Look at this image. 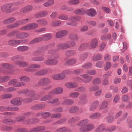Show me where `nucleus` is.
<instances>
[{
  "instance_id": "1",
  "label": "nucleus",
  "mask_w": 132,
  "mask_h": 132,
  "mask_svg": "<svg viewBox=\"0 0 132 132\" xmlns=\"http://www.w3.org/2000/svg\"><path fill=\"white\" fill-rule=\"evenodd\" d=\"M22 93H27L30 94V97L33 100H36L39 99L40 96L39 95L35 94V92L33 91H29L27 89H26L22 91Z\"/></svg>"
},
{
  "instance_id": "2",
  "label": "nucleus",
  "mask_w": 132,
  "mask_h": 132,
  "mask_svg": "<svg viewBox=\"0 0 132 132\" xmlns=\"http://www.w3.org/2000/svg\"><path fill=\"white\" fill-rule=\"evenodd\" d=\"M70 19L69 20V21H70V22H67L66 23L67 24L74 26L76 25L73 23V22L79 21L81 20V18L79 16H74L71 17Z\"/></svg>"
},
{
  "instance_id": "3",
  "label": "nucleus",
  "mask_w": 132,
  "mask_h": 132,
  "mask_svg": "<svg viewBox=\"0 0 132 132\" xmlns=\"http://www.w3.org/2000/svg\"><path fill=\"white\" fill-rule=\"evenodd\" d=\"M13 4L11 3H6L1 7V11L4 12H10V9L12 7Z\"/></svg>"
},
{
  "instance_id": "4",
  "label": "nucleus",
  "mask_w": 132,
  "mask_h": 132,
  "mask_svg": "<svg viewBox=\"0 0 132 132\" xmlns=\"http://www.w3.org/2000/svg\"><path fill=\"white\" fill-rule=\"evenodd\" d=\"M50 82V79L47 78H44L40 79L38 82V85L39 86L46 85Z\"/></svg>"
},
{
  "instance_id": "5",
  "label": "nucleus",
  "mask_w": 132,
  "mask_h": 132,
  "mask_svg": "<svg viewBox=\"0 0 132 132\" xmlns=\"http://www.w3.org/2000/svg\"><path fill=\"white\" fill-rule=\"evenodd\" d=\"M80 100L78 103V104H86L88 100L86 98V95L85 94L81 95L79 97Z\"/></svg>"
},
{
  "instance_id": "6",
  "label": "nucleus",
  "mask_w": 132,
  "mask_h": 132,
  "mask_svg": "<svg viewBox=\"0 0 132 132\" xmlns=\"http://www.w3.org/2000/svg\"><path fill=\"white\" fill-rule=\"evenodd\" d=\"M47 12L45 10L36 13L34 15L36 18H40L44 17L47 15Z\"/></svg>"
},
{
  "instance_id": "7",
  "label": "nucleus",
  "mask_w": 132,
  "mask_h": 132,
  "mask_svg": "<svg viewBox=\"0 0 132 132\" xmlns=\"http://www.w3.org/2000/svg\"><path fill=\"white\" fill-rule=\"evenodd\" d=\"M94 126L93 124H88L85 127H83L80 129V130L83 132H86L90 130L93 129Z\"/></svg>"
},
{
  "instance_id": "8",
  "label": "nucleus",
  "mask_w": 132,
  "mask_h": 132,
  "mask_svg": "<svg viewBox=\"0 0 132 132\" xmlns=\"http://www.w3.org/2000/svg\"><path fill=\"white\" fill-rule=\"evenodd\" d=\"M99 104V102L97 100L93 102L90 105L89 110L91 111H94L98 107Z\"/></svg>"
},
{
  "instance_id": "9",
  "label": "nucleus",
  "mask_w": 132,
  "mask_h": 132,
  "mask_svg": "<svg viewBox=\"0 0 132 132\" xmlns=\"http://www.w3.org/2000/svg\"><path fill=\"white\" fill-rule=\"evenodd\" d=\"M80 76L82 77L84 79V82L87 83L91 81L93 79L92 76H89L87 74L81 75Z\"/></svg>"
},
{
  "instance_id": "10",
  "label": "nucleus",
  "mask_w": 132,
  "mask_h": 132,
  "mask_svg": "<svg viewBox=\"0 0 132 132\" xmlns=\"http://www.w3.org/2000/svg\"><path fill=\"white\" fill-rule=\"evenodd\" d=\"M32 7L31 5H28L22 8L20 10L22 12L26 13L29 12L32 10Z\"/></svg>"
},
{
  "instance_id": "11",
  "label": "nucleus",
  "mask_w": 132,
  "mask_h": 132,
  "mask_svg": "<svg viewBox=\"0 0 132 132\" xmlns=\"http://www.w3.org/2000/svg\"><path fill=\"white\" fill-rule=\"evenodd\" d=\"M63 91V90L62 88L57 87L50 92L49 94H58L62 93Z\"/></svg>"
},
{
  "instance_id": "12",
  "label": "nucleus",
  "mask_w": 132,
  "mask_h": 132,
  "mask_svg": "<svg viewBox=\"0 0 132 132\" xmlns=\"http://www.w3.org/2000/svg\"><path fill=\"white\" fill-rule=\"evenodd\" d=\"M40 67V65L38 64H31L27 68L25 69V71H33L34 69L32 68H37Z\"/></svg>"
},
{
  "instance_id": "13",
  "label": "nucleus",
  "mask_w": 132,
  "mask_h": 132,
  "mask_svg": "<svg viewBox=\"0 0 132 132\" xmlns=\"http://www.w3.org/2000/svg\"><path fill=\"white\" fill-rule=\"evenodd\" d=\"M108 105V102L106 100L104 101L101 103L98 107V109L100 110H103L107 107Z\"/></svg>"
},
{
  "instance_id": "14",
  "label": "nucleus",
  "mask_w": 132,
  "mask_h": 132,
  "mask_svg": "<svg viewBox=\"0 0 132 132\" xmlns=\"http://www.w3.org/2000/svg\"><path fill=\"white\" fill-rule=\"evenodd\" d=\"M74 13L76 14L84 15L86 14V10L85 9L81 8L77 9L74 12Z\"/></svg>"
},
{
  "instance_id": "15",
  "label": "nucleus",
  "mask_w": 132,
  "mask_h": 132,
  "mask_svg": "<svg viewBox=\"0 0 132 132\" xmlns=\"http://www.w3.org/2000/svg\"><path fill=\"white\" fill-rule=\"evenodd\" d=\"M86 14L88 16L92 17L95 16L96 14L95 10L93 8H90L86 10Z\"/></svg>"
},
{
  "instance_id": "16",
  "label": "nucleus",
  "mask_w": 132,
  "mask_h": 132,
  "mask_svg": "<svg viewBox=\"0 0 132 132\" xmlns=\"http://www.w3.org/2000/svg\"><path fill=\"white\" fill-rule=\"evenodd\" d=\"M29 35L27 33L21 32L17 34L16 37L17 39H24L27 38Z\"/></svg>"
},
{
  "instance_id": "17",
  "label": "nucleus",
  "mask_w": 132,
  "mask_h": 132,
  "mask_svg": "<svg viewBox=\"0 0 132 132\" xmlns=\"http://www.w3.org/2000/svg\"><path fill=\"white\" fill-rule=\"evenodd\" d=\"M101 116V113L99 112H95L93 113L89 116V118L94 119H98L100 118Z\"/></svg>"
},
{
  "instance_id": "18",
  "label": "nucleus",
  "mask_w": 132,
  "mask_h": 132,
  "mask_svg": "<svg viewBox=\"0 0 132 132\" xmlns=\"http://www.w3.org/2000/svg\"><path fill=\"white\" fill-rule=\"evenodd\" d=\"M36 21L39 24L43 26H46L48 24L47 20L44 18L38 19Z\"/></svg>"
},
{
  "instance_id": "19",
  "label": "nucleus",
  "mask_w": 132,
  "mask_h": 132,
  "mask_svg": "<svg viewBox=\"0 0 132 132\" xmlns=\"http://www.w3.org/2000/svg\"><path fill=\"white\" fill-rule=\"evenodd\" d=\"M74 102V100L71 99H68L65 100L61 104L62 105H71L73 104Z\"/></svg>"
},
{
  "instance_id": "20",
  "label": "nucleus",
  "mask_w": 132,
  "mask_h": 132,
  "mask_svg": "<svg viewBox=\"0 0 132 132\" xmlns=\"http://www.w3.org/2000/svg\"><path fill=\"white\" fill-rule=\"evenodd\" d=\"M98 43L97 40L96 39H92L90 44V48L93 49L95 48L98 45Z\"/></svg>"
},
{
  "instance_id": "21",
  "label": "nucleus",
  "mask_w": 132,
  "mask_h": 132,
  "mask_svg": "<svg viewBox=\"0 0 132 132\" xmlns=\"http://www.w3.org/2000/svg\"><path fill=\"white\" fill-rule=\"evenodd\" d=\"M45 127L44 126L38 127L36 128H33L29 131V132H38L44 130Z\"/></svg>"
},
{
  "instance_id": "22",
  "label": "nucleus",
  "mask_w": 132,
  "mask_h": 132,
  "mask_svg": "<svg viewBox=\"0 0 132 132\" xmlns=\"http://www.w3.org/2000/svg\"><path fill=\"white\" fill-rule=\"evenodd\" d=\"M65 85L69 88H74L77 87L78 86V84L75 82H69L66 84Z\"/></svg>"
},
{
  "instance_id": "23",
  "label": "nucleus",
  "mask_w": 132,
  "mask_h": 132,
  "mask_svg": "<svg viewBox=\"0 0 132 132\" xmlns=\"http://www.w3.org/2000/svg\"><path fill=\"white\" fill-rule=\"evenodd\" d=\"M76 54V51L73 50H70L66 51L65 54L67 56H73Z\"/></svg>"
},
{
  "instance_id": "24",
  "label": "nucleus",
  "mask_w": 132,
  "mask_h": 132,
  "mask_svg": "<svg viewBox=\"0 0 132 132\" xmlns=\"http://www.w3.org/2000/svg\"><path fill=\"white\" fill-rule=\"evenodd\" d=\"M23 101V100L20 98H17L12 99L11 102L12 104L14 105L20 104L21 102Z\"/></svg>"
},
{
  "instance_id": "25",
  "label": "nucleus",
  "mask_w": 132,
  "mask_h": 132,
  "mask_svg": "<svg viewBox=\"0 0 132 132\" xmlns=\"http://www.w3.org/2000/svg\"><path fill=\"white\" fill-rule=\"evenodd\" d=\"M57 61L56 60L48 59L45 62V63L49 65H54L57 64Z\"/></svg>"
},
{
  "instance_id": "26",
  "label": "nucleus",
  "mask_w": 132,
  "mask_h": 132,
  "mask_svg": "<svg viewBox=\"0 0 132 132\" xmlns=\"http://www.w3.org/2000/svg\"><path fill=\"white\" fill-rule=\"evenodd\" d=\"M2 68L3 69H10L13 68V66L12 65L8 63H3L1 65Z\"/></svg>"
},
{
  "instance_id": "27",
  "label": "nucleus",
  "mask_w": 132,
  "mask_h": 132,
  "mask_svg": "<svg viewBox=\"0 0 132 132\" xmlns=\"http://www.w3.org/2000/svg\"><path fill=\"white\" fill-rule=\"evenodd\" d=\"M17 50L20 52L27 51L29 49V47L27 46H22L18 47L17 48Z\"/></svg>"
},
{
  "instance_id": "28",
  "label": "nucleus",
  "mask_w": 132,
  "mask_h": 132,
  "mask_svg": "<svg viewBox=\"0 0 132 132\" xmlns=\"http://www.w3.org/2000/svg\"><path fill=\"white\" fill-rule=\"evenodd\" d=\"M89 122V120L88 119H85L80 121L77 123V125L78 126H82L85 125Z\"/></svg>"
},
{
  "instance_id": "29",
  "label": "nucleus",
  "mask_w": 132,
  "mask_h": 132,
  "mask_svg": "<svg viewBox=\"0 0 132 132\" xmlns=\"http://www.w3.org/2000/svg\"><path fill=\"white\" fill-rule=\"evenodd\" d=\"M48 71L46 70H42L35 72L34 75L37 76H42L44 75Z\"/></svg>"
},
{
  "instance_id": "30",
  "label": "nucleus",
  "mask_w": 132,
  "mask_h": 132,
  "mask_svg": "<svg viewBox=\"0 0 132 132\" xmlns=\"http://www.w3.org/2000/svg\"><path fill=\"white\" fill-rule=\"evenodd\" d=\"M80 119V117L79 116H76L69 119L68 122L69 123L79 121Z\"/></svg>"
},
{
  "instance_id": "31",
  "label": "nucleus",
  "mask_w": 132,
  "mask_h": 132,
  "mask_svg": "<svg viewBox=\"0 0 132 132\" xmlns=\"http://www.w3.org/2000/svg\"><path fill=\"white\" fill-rule=\"evenodd\" d=\"M16 64L19 66L25 67L27 66L28 63L24 61H19L18 62H16Z\"/></svg>"
},
{
  "instance_id": "32",
  "label": "nucleus",
  "mask_w": 132,
  "mask_h": 132,
  "mask_svg": "<svg viewBox=\"0 0 132 132\" xmlns=\"http://www.w3.org/2000/svg\"><path fill=\"white\" fill-rule=\"evenodd\" d=\"M79 110V108L77 106H73L71 107L69 109V112L71 113H74L78 111Z\"/></svg>"
},
{
  "instance_id": "33",
  "label": "nucleus",
  "mask_w": 132,
  "mask_h": 132,
  "mask_svg": "<svg viewBox=\"0 0 132 132\" xmlns=\"http://www.w3.org/2000/svg\"><path fill=\"white\" fill-rule=\"evenodd\" d=\"M51 94L49 93V94L46 95L41 98L40 99V101H44L51 99L53 97L52 96Z\"/></svg>"
},
{
  "instance_id": "34",
  "label": "nucleus",
  "mask_w": 132,
  "mask_h": 132,
  "mask_svg": "<svg viewBox=\"0 0 132 132\" xmlns=\"http://www.w3.org/2000/svg\"><path fill=\"white\" fill-rule=\"evenodd\" d=\"M15 20V18L14 17L9 18L4 20L3 22V23L4 24H6L12 23Z\"/></svg>"
},
{
  "instance_id": "35",
  "label": "nucleus",
  "mask_w": 132,
  "mask_h": 132,
  "mask_svg": "<svg viewBox=\"0 0 132 132\" xmlns=\"http://www.w3.org/2000/svg\"><path fill=\"white\" fill-rule=\"evenodd\" d=\"M54 3L53 0H48L45 2L43 4V5L46 7H48L52 5Z\"/></svg>"
},
{
  "instance_id": "36",
  "label": "nucleus",
  "mask_w": 132,
  "mask_h": 132,
  "mask_svg": "<svg viewBox=\"0 0 132 132\" xmlns=\"http://www.w3.org/2000/svg\"><path fill=\"white\" fill-rule=\"evenodd\" d=\"M66 43L68 48L73 47L76 46L75 42L73 41H69L67 42Z\"/></svg>"
},
{
  "instance_id": "37",
  "label": "nucleus",
  "mask_w": 132,
  "mask_h": 132,
  "mask_svg": "<svg viewBox=\"0 0 132 132\" xmlns=\"http://www.w3.org/2000/svg\"><path fill=\"white\" fill-rule=\"evenodd\" d=\"M88 46V44L87 43L82 44L78 48V50L79 51H81L86 49Z\"/></svg>"
},
{
  "instance_id": "38",
  "label": "nucleus",
  "mask_w": 132,
  "mask_h": 132,
  "mask_svg": "<svg viewBox=\"0 0 132 132\" xmlns=\"http://www.w3.org/2000/svg\"><path fill=\"white\" fill-rule=\"evenodd\" d=\"M57 48L58 50L59 49L64 50L68 48L66 43L59 44L57 46Z\"/></svg>"
},
{
  "instance_id": "39",
  "label": "nucleus",
  "mask_w": 132,
  "mask_h": 132,
  "mask_svg": "<svg viewBox=\"0 0 132 132\" xmlns=\"http://www.w3.org/2000/svg\"><path fill=\"white\" fill-rule=\"evenodd\" d=\"M19 79L21 81H24L26 82H29L30 80V78L25 76H21L19 78Z\"/></svg>"
},
{
  "instance_id": "40",
  "label": "nucleus",
  "mask_w": 132,
  "mask_h": 132,
  "mask_svg": "<svg viewBox=\"0 0 132 132\" xmlns=\"http://www.w3.org/2000/svg\"><path fill=\"white\" fill-rule=\"evenodd\" d=\"M52 37V35L51 34L47 33L42 35V37L43 39H44L45 40H47L50 39Z\"/></svg>"
},
{
  "instance_id": "41",
  "label": "nucleus",
  "mask_w": 132,
  "mask_h": 132,
  "mask_svg": "<svg viewBox=\"0 0 132 132\" xmlns=\"http://www.w3.org/2000/svg\"><path fill=\"white\" fill-rule=\"evenodd\" d=\"M20 24L19 21L16 22L15 23L9 25L7 26V28L8 29L13 28L17 27L19 26Z\"/></svg>"
},
{
  "instance_id": "42",
  "label": "nucleus",
  "mask_w": 132,
  "mask_h": 132,
  "mask_svg": "<svg viewBox=\"0 0 132 132\" xmlns=\"http://www.w3.org/2000/svg\"><path fill=\"white\" fill-rule=\"evenodd\" d=\"M17 82V80L16 79H13L9 81L8 84L10 86H13L16 87Z\"/></svg>"
},
{
  "instance_id": "43",
  "label": "nucleus",
  "mask_w": 132,
  "mask_h": 132,
  "mask_svg": "<svg viewBox=\"0 0 132 132\" xmlns=\"http://www.w3.org/2000/svg\"><path fill=\"white\" fill-rule=\"evenodd\" d=\"M3 122L5 124L11 125L14 122V121L11 119H6L3 120Z\"/></svg>"
},
{
  "instance_id": "44",
  "label": "nucleus",
  "mask_w": 132,
  "mask_h": 132,
  "mask_svg": "<svg viewBox=\"0 0 132 132\" xmlns=\"http://www.w3.org/2000/svg\"><path fill=\"white\" fill-rule=\"evenodd\" d=\"M76 60L74 58H72L68 60L66 63L68 65H73L75 64Z\"/></svg>"
},
{
  "instance_id": "45",
  "label": "nucleus",
  "mask_w": 132,
  "mask_h": 132,
  "mask_svg": "<svg viewBox=\"0 0 132 132\" xmlns=\"http://www.w3.org/2000/svg\"><path fill=\"white\" fill-rule=\"evenodd\" d=\"M102 56L100 54H96L93 56L92 59L93 61L99 60L101 59Z\"/></svg>"
},
{
  "instance_id": "46",
  "label": "nucleus",
  "mask_w": 132,
  "mask_h": 132,
  "mask_svg": "<svg viewBox=\"0 0 132 132\" xmlns=\"http://www.w3.org/2000/svg\"><path fill=\"white\" fill-rule=\"evenodd\" d=\"M105 128V126L103 125H101L96 129L95 131V132H101L104 131Z\"/></svg>"
},
{
  "instance_id": "47",
  "label": "nucleus",
  "mask_w": 132,
  "mask_h": 132,
  "mask_svg": "<svg viewBox=\"0 0 132 132\" xmlns=\"http://www.w3.org/2000/svg\"><path fill=\"white\" fill-rule=\"evenodd\" d=\"M61 24V22L59 21H52L51 24V26L56 27L60 26Z\"/></svg>"
},
{
  "instance_id": "48",
  "label": "nucleus",
  "mask_w": 132,
  "mask_h": 132,
  "mask_svg": "<svg viewBox=\"0 0 132 132\" xmlns=\"http://www.w3.org/2000/svg\"><path fill=\"white\" fill-rule=\"evenodd\" d=\"M43 40V38L41 37H39L34 39L32 40L30 42V43L32 44L38 43L41 41Z\"/></svg>"
},
{
  "instance_id": "49",
  "label": "nucleus",
  "mask_w": 132,
  "mask_h": 132,
  "mask_svg": "<svg viewBox=\"0 0 132 132\" xmlns=\"http://www.w3.org/2000/svg\"><path fill=\"white\" fill-rule=\"evenodd\" d=\"M101 82V80L99 78H96L92 81L93 84L95 85H98L100 84Z\"/></svg>"
},
{
  "instance_id": "50",
  "label": "nucleus",
  "mask_w": 132,
  "mask_h": 132,
  "mask_svg": "<svg viewBox=\"0 0 132 132\" xmlns=\"http://www.w3.org/2000/svg\"><path fill=\"white\" fill-rule=\"evenodd\" d=\"M92 64L91 62H88L82 66V68L89 69L92 67Z\"/></svg>"
},
{
  "instance_id": "51",
  "label": "nucleus",
  "mask_w": 132,
  "mask_h": 132,
  "mask_svg": "<svg viewBox=\"0 0 132 132\" xmlns=\"http://www.w3.org/2000/svg\"><path fill=\"white\" fill-rule=\"evenodd\" d=\"M79 95V93L78 92H72L70 94L69 96L71 98H76L78 97Z\"/></svg>"
},
{
  "instance_id": "52",
  "label": "nucleus",
  "mask_w": 132,
  "mask_h": 132,
  "mask_svg": "<svg viewBox=\"0 0 132 132\" xmlns=\"http://www.w3.org/2000/svg\"><path fill=\"white\" fill-rule=\"evenodd\" d=\"M111 37V35L110 34L106 35H103L101 36V38L102 41H105L110 38Z\"/></svg>"
},
{
  "instance_id": "53",
  "label": "nucleus",
  "mask_w": 132,
  "mask_h": 132,
  "mask_svg": "<svg viewBox=\"0 0 132 132\" xmlns=\"http://www.w3.org/2000/svg\"><path fill=\"white\" fill-rule=\"evenodd\" d=\"M69 38L73 40H77L78 39V37L77 35L75 34H71L69 35Z\"/></svg>"
},
{
  "instance_id": "54",
  "label": "nucleus",
  "mask_w": 132,
  "mask_h": 132,
  "mask_svg": "<svg viewBox=\"0 0 132 132\" xmlns=\"http://www.w3.org/2000/svg\"><path fill=\"white\" fill-rule=\"evenodd\" d=\"M12 97V95L10 94H2L1 96V98L2 99L8 98Z\"/></svg>"
},
{
  "instance_id": "55",
  "label": "nucleus",
  "mask_w": 132,
  "mask_h": 132,
  "mask_svg": "<svg viewBox=\"0 0 132 132\" xmlns=\"http://www.w3.org/2000/svg\"><path fill=\"white\" fill-rule=\"evenodd\" d=\"M58 18L59 19L62 20H67L68 19L67 15L64 14H60L59 15Z\"/></svg>"
},
{
  "instance_id": "56",
  "label": "nucleus",
  "mask_w": 132,
  "mask_h": 132,
  "mask_svg": "<svg viewBox=\"0 0 132 132\" xmlns=\"http://www.w3.org/2000/svg\"><path fill=\"white\" fill-rule=\"evenodd\" d=\"M79 3V0H70L68 2V3L71 5L77 4Z\"/></svg>"
},
{
  "instance_id": "57",
  "label": "nucleus",
  "mask_w": 132,
  "mask_h": 132,
  "mask_svg": "<svg viewBox=\"0 0 132 132\" xmlns=\"http://www.w3.org/2000/svg\"><path fill=\"white\" fill-rule=\"evenodd\" d=\"M86 89L83 86H81L75 89V91L79 92H82L86 91Z\"/></svg>"
},
{
  "instance_id": "58",
  "label": "nucleus",
  "mask_w": 132,
  "mask_h": 132,
  "mask_svg": "<svg viewBox=\"0 0 132 132\" xmlns=\"http://www.w3.org/2000/svg\"><path fill=\"white\" fill-rule=\"evenodd\" d=\"M31 29L30 24H28L24 26L20 29V30L22 31H25L26 30Z\"/></svg>"
},
{
  "instance_id": "59",
  "label": "nucleus",
  "mask_w": 132,
  "mask_h": 132,
  "mask_svg": "<svg viewBox=\"0 0 132 132\" xmlns=\"http://www.w3.org/2000/svg\"><path fill=\"white\" fill-rule=\"evenodd\" d=\"M10 77L5 76L0 78V82L2 83L8 81L10 79Z\"/></svg>"
},
{
  "instance_id": "60",
  "label": "nucleus",
  "mask_w": 132,
  "mask_h": 132,
  "mask_svg": "<svg viewBox=\"0 0 132 132\" xmlns=\"http://www.w3.org/2000/svg\"><path fill=\"white\" fill-rule=\"evenodd\" d=\"M104 62L102 61H99L96 64V66L99 68H101L103 66Z\"/></svg>"
},
{
  "instance_id": "61",
  "label": "nucleus",
  "mask_w": 132,
  "mask_h": 132,
  "mask_svg": "<svg viewBox=\"0 0 132 132\" xmlns=\"http://www.w3.org/2000/svg\"><path fill=\"white\" fill-rule=\"evenodd\" d=\"M83 72V70L81 69H76L73 71L74 74L77 75H79L80 73Z\"/></svg>"
},
{
  "instance_id": "62",
  "label": "nucleus",
  "mask_w": 132,
  "mask_h": 132,
  "mask_svg": "<svg viewBox=\"0 0 132 132\" xmlns=\"http://www.w3.org/2000/svg\"><path fill=\"white\" fill-rule=\"evenodd\" d=\"M99 89V87L97 86H92L89 88V91L90 92L95 91Z\"/></svg>"
},
{
  "instance_id": "63",
  "label": "nucleus",
  "mask_w": 132,
  "mask_h": 132,
  "mask_svg": "<svg viewBox=\"0 0 132 132\" xmlns=\"http://www.w3.org/2000/svg\"><path fill=\"white\" fill-rule=\"evenodd\" d=\"M122 100L123 102H126L128 101L129 99V97L127 95H124L122 97Z\"/></svg>"
},
{
  "instance_id": "64",
  "label": "nucleus",
  "mask_w": 132,
  "mask_h": 132,
  "mask_svg": "<svg viewBox=\"0 0 132 132\" xmlns=\"http://www.w3.org/2000/svg\"><path fill=\"white\" fill-rule=\"evenodd\" d=\"M112 64L110 62H108L105 63V66L104 69L107 70L109 69L111 67Z\"/></svg>"
}]
</instances>
